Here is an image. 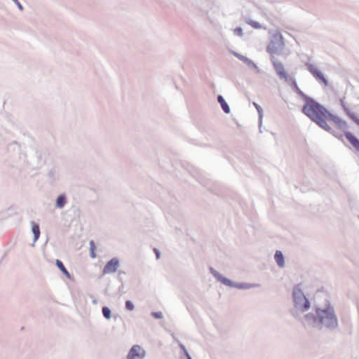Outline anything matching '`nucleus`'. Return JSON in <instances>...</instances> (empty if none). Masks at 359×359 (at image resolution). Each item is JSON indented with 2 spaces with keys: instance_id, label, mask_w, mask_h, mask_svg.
I'll list each match as a JSON object with an SVG mask.
<instances>
[{
  "instance_id": "obj_1",
  "label": "nucleus",
  "mask_w": 359,
  "mask_h": 359,
  "mask_svg": "<svg viewBox=\"0 0 359 359\" xmlns=\"http://www.w3.org/2000/svg\"><path fill=\"white\" fill-rule=\"evenodd\" d=\"M314 311L304 316V320L308 326L318 330L325 328L329 331L338 328V317L330 302L327 301L324 305L314 306Z\"/></svg>"
},
{
  "instance_id": "obj_2",
  "label": "nucleus",
  "mask_w": 359,
  "mask_h": 359,
  "mask_svg": "<svg viewBox=\"0 0 359 359\" xmlns=\"http://www.w3.org/2000/svg\"><path fill=\"white\" fill-rule=\"evenodd\" d=\"M303 113L323 130L331 132L332 128L327 123L329 111L313 98H308L302 109Z\"/></svg>"
},
{
  "instance_id": "obj_3",
  "label": "nucleus",
  "mask_w": 359,
  "mask_h": 359,
  "mask_svg": "<svg viewBox=\"0 0 359 359\" xmlns=\"http://www.w3.org/2000/svg\"><path fill=\"white\" fill-rule=\"evenodd\" d=\"M284 41L283 36L280 32L274 33L271 35L270 39V43L267 46V51L271 54V60L273 63V66L275 68L283 67L281 62L276 56L273 55H279L282 53L284 48Z\"/></svg>"
},
{
  "instance_id": "obj_4",
  "label": "nucleus",
  "mask_w": 359,
  "mask_h": 359,
  "mask_svg": "<svg viewBox=\"0 0 359 359\" xmlns=\"http://www.w3.org/2000/svg\"><path fill=\"white\" fill-rule=\"evenodd\" d=\"M292 299L294 306L297 311L304 313L310 309L311 303L304 295L301 284H298L293 287Z\"/></svg>"
},
{
  "instance_id": "obj_5",
  "label": "nucleus",
  "mask_w": 359,
  "mask_h": 359,
  "mask_svg": "<svg viewBox=\"0 0 359 359\" xmlns=\"http://www.w3.org/2000/svg\"><path fill=\"white\" fill-rule=\"evenodd\" d=\"M210 273L214 276V278L219 282L222 284L231 287H235L240 290H248L257 286H259V284L254 283H236L231 280L230 279L223 276L220 273H219L217 270H215L212 267H210L209 269Z\"/></svg>"
},
{
  "instance_id": "obj_6",
  "label": "nucleus",
  "mask_w": 359,
  "mask_h": 359,
  "mask_svg": "<svg viewBox=\"0 0 359 359\" xmlns=\"http://www.w3.org/2000/svg\"><path fill=\"white\" fill-rule=\"evenodd\" d=\"M276 74H278L280 79L284 81L289 86L292 87V88L302 98H304L306 102L308 101V98H311L306 95L298 87L294 76L293 74L291 75L287 73L285 69H276Z\"/></svg>"
},
{
  "instance_id": "obj_7",
  "label": "nucleus",
  "mask_w": 359,
  "mask_h": 359,
  "mask_svg": "<svg viewBox=\"0 0 359 359\" xmlns=\"http://www.w3.org/2000/svg\"><path fill=\"white\" fill-rule=\"evenodd\" d=\"M145 357L146 351L140 345L133 346L127 355V359H144Z\"/></svg>"
},
{
  "instance_id": "obj_8",
  "label": "nucleus",
  "mask_w": 359,
  "mask_h": 359,
  "mask_svg": "<svg viewBox=\"0 0 359 359\" xmlns=\"http://www.w3.org/2000/svg\"><path fill=\"white\" fill-rule=\"evenodd\" d=\"M120 266V261L117 257H114L107 262L104 266L103 274H110L116 272Z\"/></svg>"
},
{
  "instance_id": "obj_9",
  "label": "nucleus",
  "mask_w": 359,
  "mask_h": 359,
  "mask_svg": "<svg viewBox=\"0 0 359 359\" xmlns=\"http://www.w3.org/2000/svg\"><path fill=\"white\" fill-rule=\"evenodd\" d=\"M327 118H330L331 121H332L341 130H345L348 128L347 123L337 115H334L329 112Z\"/></svg>"
},
{
  "instance_id": "obj_10",
  "label": "nucleus",
  "mask_w": 359,
  "mask_h": 359,
  "mask_svg": "<svg viewBox=\"0 0 359 359\" xmlns=\"http://www.w3.org/2000/svg\"><path fill=\"white\" fill-rule=\"evenodd\" d=\"M311 74L316 78V79L320 83H323L325 86L328 85V81L325 78L323 73L319 69H309Z\"/></svg>"
},
{
  "instance_id": "obj_11",
  "label": "nucleus",
  "mask_w": 359,
  "mask_h": 359,
  "mask_svg": "<svg viewBox=\"0 0 359 359\" xmlns=\"http://www.w3.org/2000/svg\"><path fill=\"white\" fill-rule=\"evenodd\" d=\"M344 136L346 140L349 142V143L357 150L359 151V139L357 138L354 135H353L351 132H346L344 133Z\"/></svg>"
},
{
  "instance_id": "obj_12",
  "label": "nucleus",
  "mask_w": 359,
  "mask_h": 359,
  "mask_svg": "<svg viewBox=\"0 0 359 359\" xmlns=\"http://www.w3.org/2000/svg\"><path fill=\"white\" fill-rule=\"evenodd\" d=\"M300 61L304 64L306 67H316L312 58L305 53L299 54Z\"/></svg>"
},
{
  "instance_id": "obj_13",
  "label": "nucleus",
  "mask_w": 359,
  "mask_h": 359,
  "mask_svg": "<svg viewBox=\"0 0 359 359\" xmlns=\"http://www.w3.org/2000/svg\"><path fill=\"white\" fill-rule=\"evenodd\" d=\"M47 178L48 182L53 184L58 180L59 175L55 168H51L47 172Z\"/></svg>"
},
{
  "instance_id": "obj_14",
  "label": "nucleus",
  "mask_w": 359,
  "mask_h": 359,
  "mask_svg": "<svg viewBox=\"0 0 359 359\" xmlns=\"http://www.w3.org/2000/svg\"><path fill=\"white\" fill-rule=\"evenodd\" d=\"M67 203V197L65 194H60L55 199V206L57 208L62 209Z\"/></svg>"
},
{
  "instance_id": "obj_15",
  "label": "nucleus",
  "mask_w": 359,
  "mask_h": 359,
  "mask_svg": "<svg viewBox=\"0 0 359 359\" xmlns=\"http://www.w3.org/2000/svg\"><path fill=\"white\" fill-rule=\"evenodd\" d=\"M274 259L277 264V265L280 268H283L285 266V258L284 255L280 250H276L274 255Z\"/></svg>"
},
{
  "instance_id": "obj_16",
  "label": "nucleus",
  "mask_w": 359,
  "mask_h": 359,
  "mask_svg": "<svg viewBox=\"0 0 359 359\" xmlns=\"http://www.w3.org/2000/svg\"><path fill=\"white\" fill-rule=\"evenodd\" d=\"M217 102L219 103L220 107L225 114H229L231 111L230 107L227 102L225 101L224 97L221 95H217Z\"/></svg>"
},
{
  "instance_id": "obj_17",
  "label": "nucleus",
  "mask_w": 359,
  "mask_h": 359,
  "mask_svg": "<svg viewBox=\"0 0 359 359\" xmlns=\"http://www.w3.org/2000/svg\"><path fill=\"white\" fill-rule=\"evenodd\" d=\"M233 54L237 58H238L239 60L243 61L248 66V67H257L256 66V65L251 60L248 58L247 57H245V56H244L243 55H241L240 53H238L236 52H233Z\"/></svg>"
},
{
  "instance_id": "obj_18",
  "label": "nucleus",
  "mask_w": 359,
  "mask_h": 359,
  "mask_svg": "<svg viewBox=\"0 0 359 359\" xmlns=\"http://www.w3.org/2000/svg\"><path fill=\"white\" fill-rule=\"evenodd\" d=\"M31 225H32V232L34 235V242H36L39 239L40 234H41L39 225L38 224H36V222H34V221H32L31 222Z\"/></svg>"
},
{
  "instance_id": "obj_19",
  "label": "nucleus",
  "mask_w": 359,
  "mask_h": 359,
  "mask_svg": "<svg viewBox=\"0 0 359 359\" xmlns=\"http://www.w3.org/2000/svg\"><path fill=\"white\" fill-rule=\"evenodd\" d=\"M55 265L67 278L72 279V276L67 270L62 261H60V259H56Z\"/></svg>"
},
{
  "instance_id": "obj_20",
  "label": "nucleus",
  "mask_w": 359,
  "mask_h": 359,
  "mask_svg": "<svg viewBox=\"0 0 359 359\" xmlns=\"http://www.w3.org/2000/svg\"><path fill=\"white\" fill-rule=\"evenodd\" d=\"M254 105L256 107L258 114H259V132L262 133V121H263V116H264V111L262 107L257 104V103L254 102Z\"/></svg>"
},
{
  "instance_id": "obj_21",
  "label": "nucleus",
  "mask_w": 359,
  "mask_h": 359,
  "mask_svg": "<svg viewBox=\"0 0 359 359\" xmlns=\"http://www.w3.org/2000/svg\"><path fill=\"white\" fill-rule=\"evenodd\" d=\"M102 313L106 319L109 320L111 318V311L108 306H103L102 308Z\"/></svg>"
},
{
  "instance_id": "obj_22",
  "label": "nucleus",
  "mask_w": 359,
  "mask_h": 359,
  "mask_svg": "<svg viewBox=\"0 0 359 359\" xmlns=\"http://www.w3.org/2000/svg\"><path fill=\"white\" fill-rule=\"evenodd\" d=\"M347 116L359 126V118L358 116L351 111V110L347 111Z\"/></svg>"
},
{
  "instance_id": "obj_23",
  "label": "nucleus",
  "mask_w": 359,
  "mask_h": 359,
  "mask_svg": "<svg viewBox=\"0 0 359 359\" xmlns=\"http://www.w3.org/2000/svg\"><path fill=\"white\" fill-rule=\"evenodd\" d=\"M347 116L359 126V118L358 116L351 111V110L347 111Z\"/></svg>"
},
{
  "instance_id": "obj_24",
  "label": "nucleus",
  "mask_w": 359,
  "mask_h": 359,
  "mask_svg": "<svg viewBox=\"0 0 359 359\" xmlns=\"http://www.w3.org/2000/svg\"><path fill=\"white\" fill-rule=\"evenodd\" d=\"M125 306H126V310L130 311H133L135 309L134 304L130 300L126 301Z\"/></svg>"
},
{
  "instance_id": "obj_25",
  "label": "nucleus",
  "mask_w": 359,
  "mask_h": 359,
  "mask_svg": "<svg viewBox=\"0 0 359 359\" xmlns=\"http://www.w3.org/2000/svg\"><path fill=\"white\" fill-rule=\"evenodd\" d=\"M151 315L156 319H161L163 318V313L161 311H152Z\"/></svg>"
},
{
  "instance_id": "obj_26",
  "label": "nucleus",
  "mask_w": 359,
  "mask_h": 359,
  "mask_svg": "<svg viewBox=\"0 0 359 359\" xmlns=\"http://www.w3.org/2000/svg\"><path fill=\"white\" fill-rule=\"evenodd\" d=\"M340 103L346 114L347 113V111L351 110L350 108L346 105V102H344V97L343 99H341Z\"/></svg>"
},
{
  "instance_id": "obj_27",
  "label": "nucleus",
  "mask_w": 359,
  "mask_h": 359,
  "mask_svg": "<svg viewBox=\"0 0 359 359\" xmlns=\"http://www.w3.org/2000/svg\"><path fill=\"white\" fill-rule=\"evenodd\" d=\"M179 346L180 347L181 350L183 352V355L182 356L184 357L187 355V354H189L184 344H182V343H179Z\"/></svg>"
},
{
  "instance_id": "obj_28",
  "label": "nucleus",
  "mask_w": 359,
  "mask_h": 359,
  "mask_svg": "<svg viewBox=\"0 0 359 359\" xmlns=\"http://www.w3.org/2000/svg\"><path fill=\"white\" fill-rule=\"evenodd\" d=\"M179 346L180 347L181 350L183 352V355L182 356L184 357L187 355V354H189L184 344H182V343H179Z\"/></svg>"
},
{
  "instance_id": "obj_29",
  "label": "nucleus",
  "mask_w": 359,
  "mask_h": 359,
  "mask_svg": "<svg viewBox=\"0 0 359 359\" xmlns=\"http://www.w3.org/2000/svg\"><path fill=\"white\" fill-rule=\"evenodd\" d=\"M233 32L236 35L239 36H242L243 34V29L241 27H236Z\"/></svg>"
},
{
  "instance_id": "obj_30",
  "label": "nucleus",
  "mask_w": 359,
  "mask_h": 359,
  "mask_svg": "<svg viewBox=\"0 0 359 359\" xmlns=\"http://www.w3.org/2000/svg\"><path fill=\"white\" fill-rule=\"evenodd\" d=\"M249 24L251 25L253 27L257 28V29L261 27L260 24L256 21H251L250 22H249Z\"/></svg>"
},
{
  "instance_id": "obj_31",
  "label": "nucleus",
  "mask_w": 359,
  "mask_h": 359,
  "mask_svg": "<svg viewBox=\"0 0 359 359\" xmlns=\"http://www.w3.org/2000/svg\"><path fill=\"white\" fill-rule=\"evenodd\" d=\"M96 246L93 241H90V250H95Z\"/></svg>"
},
{
  "instance_id": "obj_32",
  "label": "nucleus",
  "mask_w": 359,
  "mask_h": 359,
  "mask_svg": "<svg viewBox=\"0 0 359 359\" xmlns=\"http://www.w3.org/2000/svg\"><path fill=\"white\" fill-rule=\"evenodd\" d=\"M154 253H155V255H156V259H158L160 258V257H161V252H160V251H159L158 249L154 248Z\"/></svg>"
},
{
  "instance_id": "obj_33",
  "label": "nucleus",
  "mask_w": 359,
  "mask_h": 359,
  "mask_svg": "<svg viewBox=\"0 0 359 359\" xmlns=\"http://www.w3.org/2000/svg\"><path fill=\"white\" fill-rule=\"evenodd\" d=\"M291 314H292V316L293 317H294V318H297V316H298V313H297V312L296 311H291Z\"/></svg>"
},
{
  "instance_id": "obj_34",
  "label": "nucleus",
  "mask_w": 359,
  "mask_h": 359,
  "mask_svg": "<svg viewBox=\"0 0 359 359\" xmlns=\"http://www.w3.org/2000/svg\"><path fill=\"white\" fill-rule=\"evenodd\" d=\"M180 359H192L191 355L189 354H187V355L183 357V356H181V358Z\"/></svg>"
},
{
  "instance_id": "obj_35",
  "label": "nucleus",
  "mask_w": 359,
  "mask_h": 359,
  "mask_svg": "<svg viewBox=\"0 0 359 359\" xmlns=\"http://www.w3.org/2000/svg\"><path fill=\"white\" fill-rule=\"evenodd\" d=\"M90 257H91L92 258H95V257H96V255H95V253L94 250H90Z\"/></svg>"
},
{
  "instance_id": "obj_36",
  "label": "nucleus",
  "mask_w": 359,
  "mask_h": 359,
  "mask_svg": "<svg viewBox=\"0 0 359 359\" xmlns=\"http://www.w3.org/2000/svg\"><path fill=\"white\" fill-rule=\"evenodd\" d=\"M92 302H93V304H97V302L96 299H93Z\"/></svg>"
},
{
  "instance_id": "obj_37",
  "label": "nucleus",
  "mask_w": 359,
  "mask_h": 359,
  "mask_svg": "<svg viewBox=\"0 0 359 359\" xmlns=\"http://www.w3.org/2000/svg\"><path fill=\"white\" fill-rule=\"evenodd\" d=\"M256 73L257 74H260L261 73V71H260V69H256Z\"/></svg>"
},
{
  "instance_id": "obj_38",
  "label": "nucleus",
  "mask_w": 359,
  "mask_h": 359,
  "mask_svg": "<svg viewBox=\"0 0 359 359\" xmlns=\"http://www.w3.org/2000/svg\"><path fill=\"white\" fill-rule=\"evenodd\" d=\"M123 273H125L123 271H119L118 272V276H120V275H123Z\"/></svg>"
},
{
  "instance_id": "obj_39",
  "label": "nucleus",
  "mask_w": 359,
  "mask_h": 359,
  "mask_svg": "<svg viewBox=\"0 0 359 359\" xmlns=\"http://www.w3.org/2000/svg\"><path fill=\"white\" fill-rule=\"evenodd\" d=\"M123 273H125L123 271H119L118 272V276H120V275H123Z\"/></svg>"
}]
</instances>
